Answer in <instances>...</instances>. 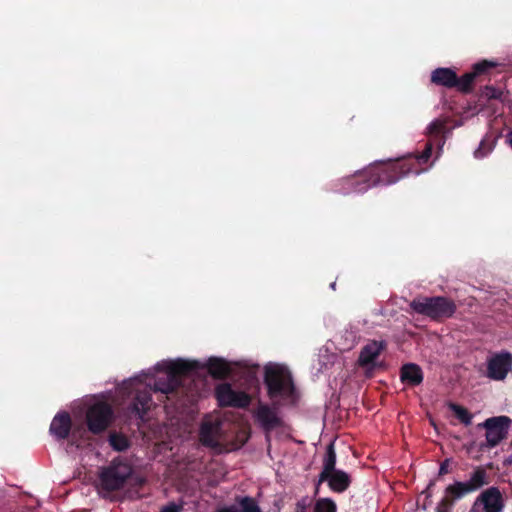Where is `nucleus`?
<instances>
[{
	"mask_svg": "<svg viewBox=\"0 0 512 512\" xmlns=\"http://www.w3.org/2000/svg\"><path fill=\"white\" fill-rule=\"evenodd\" d=\"M199 366L198 361L182 359L158 364L164 374L154 379L153 388L152 384H149V387L135 389L131 401L124 408L127 420L135 421L136 425L140 427L143 422L148 420L147 413L153 406L152 390L160 392L169 399V395L175 394L182 386V378L192 377Z\"/></svg>",
	"mask_w": 512,
	"mask_h": 512,
	"instance_id": "nucleus-1",
	"label": "nucleus"
},
{
	"mask_svg": "<svg viewBox=\"0 0 512 512\" xmlns=\"http://www.w3.org/2000/svg\"><path fill=\"white\" fill-rule=\"evenodd\" d=\"M433 144L428 142L423 152L417 155L388 162H380L367 168L361 174L351 179L354 192L363 193L377 185H391L409 174H420L424 171L422 164L428 162L432 155Z\"/></svg>",
	"mask_w": 512,
	"mask_h": 512,
	"instance_id": "nucleus-2",
	"label": "nucleus"
},
{
	"mask_svg": "<svg viewBox=\"0 0 512 512\" xmlns=\"http://www.w3.org/2000/svg\"><path fill=\"white\" fill-rule=\"evenodd\" d=\"M490 483V477L483 466H477L467 481H455L449 484L440 502L437 504L436 512H451L456 502L468 494L480 490Z\"/></svg>",
	"mask_w": 512,
	"mask_h": 512,
	"instance_id": "nucleus-3",
	"label": "nucleus"
},
{
	"mask_svg": "<svg viewBox=\"0 0 512 512\" xmlns=\"http://www.w3.org/2000/svg\"><path fill=\"white\" fill-rule=\"evenodd\" d=\"M264 384L268 397L274 405L281 401H293L296 396V387L290 370L280 364H269L264 368Z\"/></svg>",
	"mask_w": 512,
	"mask_h": 512,
	"instance_id": "nucleus-4",
	"label": "nucleus"
},
{
	"mask_svg": "<svg viewBox=\"0 0 512 512\" xmlns=\"http://www.w3.org/2000/svg\"><path fill=\"white\" fill-rule=\"evenodd\" d=\"M409 306L415 313L437 322L451 318L457 310L455 302L445 296H418Z\"/></svg>",
	"mask_w": 512,
	"mask_h": 512,
	"instance_id": "nucleus-5",
	"label": "nucleus"
},
{
	"mask_svg": "<svg viewBox=\"0 0 512 512\" xmlns=\"http://www.w3.org/2000/svg\"><path fill=\"white\" fill-rule=\"evenodd\" d=\"M132 472L133 469L130 464L122 460H114L100 474L102 489L111 492L123 488Z\"/></svg>",
	"mask_w": 512,
	"mask_h": 512,
	"instance_id": "nucleus-6",
	"label": "nucleus"
},
{
	"mask_svg": "<svg viewBox=\"0 0 512 512\" xmlns=\"http://www.w3.org/2000/svg\"><path fill=\"white\" fill-rule=\"evenodd\" d=\"M113 409L106 402L91 405L86 413V422L90 432L99 434L106 430L113 420Z\"/></svg>",
	"mask_w": 512,
	"mask_h": 512,
	"instance_id": "nucleus-7",
	"label": "nucleus"
},
{
	"mask_svg": "<svg viewBox=\"0 0 512 512\" xmlns=\"http://www.w3.org/2000/svg\"><path fill=\"white\" fill-rule=\"evenodd\" d=\"M510 418L507 416H495L487 418L484 422L478 424L479 428L486 430V446L496 447L508 435Z\"/></svg>",
	"mask_w": 512,
	"mask_h": 512,
	"instance_id": "nucleus-8",
	"label": "nucleus"
},
{
	"mask_svg": "<svg viewBox=\"0 0 512 512\" xmlns=\"http://www.w3.org/2000/svg\"><path fill=\"white\" fill-rule=\"evenodd\" d=\"M215 397L220 407L247 408L251 396L244 391H235L229 383H221L215 388Z\"/></svg>",
	"mask_w": 512,
	"mask_h": 512,
	"instance_id": "nucleus-9",
	"label": "nucleus"
},
{
	"mask_svg": "<svg viewBox=\"0 0 512 512\" xmlns=\"http://www.w3.org/2000/svg\"><path fill=\"white\" fill-rule=\"evenodd\" d=\"M504 508L502 493L498 487H489L481 492L470 512H501Z\"/></svg>",
	"mask_w": 512,
	"mask_h": 512,
	"instance_id": "nucleus-10",
	"label": "nucleus"
},
{
	"mask_svg": "<svg viewBox=\"0 0 512 512\" xmlns=\"http://www.w3.org/2000/svg\"><path fill=\"white\" fill-rule=\"evenodd\" d=\"M512 370V354L502 351L492 355L487 361L488 378L495 381H503Z\"/></svg>",
	"mask_w": 512,
	"mask_h": 512,
	"instance_id": "nucleus-11",
	"label": "nucleus"
},
{
	"mask_svg": "<svg viewBox=\"0 0 512 512\" xmlns=\"http://www.w3.org/2000/svg\"><path fill=\"white\" fill-rule=\"evenodd\" d=\"M385 341L370 340L365 344L359 354L358 364L362 368H373L376 366V360L386 349Z\"/></svg>",
	"mask_w": 512,
	"mask_h": 512,
	"instance_id": "nucleus-12",
	"label": "nucleus"
},
{
	"mask_svg": "<svg viewBox=\"0 0 512 512\" xmlns=\"http://www.w3.org/2000/svg\"><path fill=\"white\" fill-rule=\"evenodd\" d=\"M254 417L266 433H270L283 425V421L276 411L267 404H260Z\"/></svg>",
	"mask_w": 512,
	"mask_h": 512,
	"instance_id": "nucleus-13",
	"label": "nucleus"
},
{
	"mask_svg": "<svg viewBox=\"0 0 512 512\" xmlns=\"http://www.w3.org/2000/svg\"><path fill=\"white\" fill-rule=\"evenodd\" d=\"M336 459H337V456H336L334 443L331 442L326 447V452H325V455H324L323 461H322V471L319 474L318 480L315 485V495H317L319 493V487L323 482H325V479H327L328 474H331L332 472L338 470V469H336Z\"/></svg>",
	"mask_w": 512,
	"mask_h": 512,
	"instance_id": "nucleus-14",
	"label": "nucleus"
},
{
	"mask_svg": "<svg viewBox=\"0 0 512 512\" xmlns=\"http://www.w3.org/2000/svg\"><path fill=\"white\" fill-rule=\"evenodd\" d=\"M199 365V368L193 373V376L198 370L203 368H206L208 373L215 379H224L231 372L228 362L223 358L210 357L205 364L199 362Z\"/></svg>",
	"mask_w": 512,
	"mask_h": 512,
	"instance_id": "nucleus-15",
	"label": "nucleus"
},
{
	"mask_svg": "<svg viewBox=\"0 0 512 512\" xmlns=\"http://www.w3.org/2000/svg\"><path fill=\"white\" fill-rule=\"evenodd\" d=\"M423 379V371L415 363H406L400 369V380L407 386H418L423 382Z\"/></svg>",
	"mask_w": 512,
	"mask_h": 512,
	"instance_id": "nucleus-16",
	"label": "nucleus"
},
{
	"mask_svg": "<svg viewBox=\"0 0 512 512\" xmlns=\"http://www.w3.org/2000/svg\"><path fill=\"white\" fill-rule=\"evenodd\" d=\"M431 82L438 86L454 88L458 84V76L451 68H437L431 73Z\"/></svg>",
	"mask_w": 512,
	"mask_h": 512,
	"instance_id": "nucleus-17",
	"label": "nucleus"
},
{
	"mask_svg": "<svg viewBox=\"0 0 512 512\" xmlns=\"http://www.w3.org/2000/svg\"><path fill=\"white\" fill-rule=\"evenodd\" d=\"M325 482H327L331 491L335 493H343L350 487L351 477L347 472L339 469L328 474Z\"/></svg>",
	"mask_w": 512,
	"mask_h": 512,
	"instance_id": "nucleus-18",
	"label": "nucleus"
},
{
	"mask_svg": "<svg viewBox=\"0 0 512 512\" xmlns=\"http://www.w3.org/2000/svg\"><path fill=\"white\" fill-rule=\"evenodd\" d=\"M219 424L212 421H204L201 424L199 437L203 445L207 447H215L218 444L217 435L219 432Z\"/></svg>",
	"mask_w": 512,
	"mask_h": 512,
	"instance_id": "nucleus-19",
	"label": "nucleus"
},
{
	"mask_svg": "<svg viewBox=\"0 0 512 512\" xmlns=\"http://www.w3.org/2000/svg\"><path fill=\"white\" fill-rule=\"evenodd\" d=\"M49 432L56 440L64 439V410L57 412L51 422Z\"/></svg>",
	"mask_w": 512,
	"mask_h": 512,
	"instance_id": "nucleus-20",
	"label": "nucleus"
},
{
	"mask_svg": "<svg viewBox=\"0 0 512 512\" xmlns=\"http://www.w3.org/2000/svg\"><path fill=\"white\" fill-rule=\"evenodd\" d=\"M444 131H445V122L442 120H439V119L432 121L427 128V133H428L429 137L431 138V140H433V141L439 140V142H441L442 145L445 142L444 137H443Z\"/></svg>",
	"mask_w": 512,
	"mask_h": 512,
	"instance_id": "nucleus-21",
	"label": "nucleus"
},
{
	"mask_svg": "<svg viewBox=\"0 0 512 512\" xmlns=\"http://www.w3.org/2000/svg\"><path fill=\"white\" fill-rule=\"evenodd\" d=\"M236 503L239 505V512H262L255 498L251 496H238Z\"/></svg>",
	"mask_w": 512,
	"mask_h": 512,
	"instance_id": "nucleus-22",
	"label": "nucleus"
},
{
	"mask_svg": "<svg viewBox=\"0 0 512 512\" xmlns=\"http://www.w3.org/2000/svg\"><path fill=\"white\" fill-rule=\"evenodd\" d=\"M109 444L115 451H125L129 447L128 438L122 434L117 432H111L109 434Z\"/></svg>",
	"mask_w": 512,
	"mask_h": 512,
	"instance_id": "nucleus-23",
	"label": "nucleus"
},
{
	"mask_svg": "<svg viewBox=\"0 0 512 512\" xmlns=\"http://www.w3.org/2000/svg\"><path fill=\"white\" fill-rule=\"evenodd\" d=\"M475 78V73H472V71L465 73L458 77V84L454 88L465 94L470 93L473 89Z\"/></svg>",
	"mask_w": 512,
	"mask_h": 512,
	"instance_id": "nucleus-24",
	"label": "nucleus"
},
{
	"mask_svg": "<svg viewBox=\"0 0 512 512\" xmlns=\"http://www.w3.org/2000/svg\"><path fill=\"white\" fill-rule=\"evenodd\" d=\"M449 409L455 414L461 423L468 426L472 423V414L463 406L456 403H450Z\"/></svg>",
	"mask_w": 512,
	"mask_h": 512,
	"instance_id": "nucleus-25",
	"label": "nucleus"
},
{
	"mask_svg": "<svg viewBox=\"0 0 512 512\" xmlns=\"http://www.w3.org/2000/svg\"><path fill=\"white\" fill-rule=\"evenodd\" d=\"M313 512H337V505L331 498H318L314 504Z\"/></svg>",
	"mask_w": 512,
	"mask_h": 512,
	"instance_id": "nucleus-26",
	"label": "nucleus"
},
{
	"mask_svg": "<svg viewBox=\"0 0 512 512\" xmlns=\"http://www.w3.org/2000/svg\"><path fill=\"white\" fill-rule=\"evenodd\" d=\"M495 63L483 60L473 65L472 73H475V76L481 75L485 73L489 68L494 67Z\"/></svg>",
	"mask_w": 512,
	"mask_h": 512,
	"instance_id": "nucleus-27",
	"label": "nucleus"
},
{
	"mask_svg": "<svg viewBox=\"0 0 512 512\" xmlns=\"http://www.w3.org/2000/svg\"><path fill=\"white\" fill-rule=\"evenodd\" d=\"M483 94L488 99H500L502 96L501 90L491 85L484 87Z\"/></svg>",
	"mask_w": 512,
	"mask_h": 512,
	"instance_id": "nucleus-28",
	"label": "nucleus"
},
{
	"mask_svg": "<svg viewBox=\"0 0 512 512\" xmlns=\"http://www.w3.org/2000/svg\"><path fill=\"white\" fill-rule=\"evenodd\" d=\"M310 504L311 501L308 499V497H303L296 503L295 512H307Z\"/></svg>",
	"mask_w": 512,
	"mask_h": 512,
	"instance_id": "nucleus-29",
	"label": "nucleus"
},
{
	"mask_svg": "<svg viewBox=\"0 0 512 512\" xmlns=\"http://www.w3.org/2000/svg\"><path fill=\"white\" fill-rule=\"evenodd\" d=\"M181 511H182L181 505H177L176 503L171 502L168 505L162 507L160 512H181Z\"/></svg>",
	"mask_w": 512,
	"mask_h": 512,
	"instance_id": "nucleus-30",
	"label": "nucleus"
},
{
	"mask_svg": "<svg viewBox=\"0 0 512 512\" xmlns=\"http://www.w3.org/2000/svg\"><path fill=\"white\" fill-rule=\"evenodd\" d=\"M449 464H450V460L449 459H445L443 462H441L440 468H439V472H438V476H443V475H446V474H448L450 472Z\"/></svg>",
	"mask_w": 512,
	"mask_h": 512,
	"instance_id": "nucleus-31",
	"label": "nucleus"
},
{
	"mask_svg": "<svg viewBox=\"0 0 512 512\" xmlns=\"http://www.w3.org/2000/svg\"><path fill=\"white\" fill-rule=\"evenodd\" d=\"M214 512H239V509L236 505H224L217 507Z\"/></svg>",
	"mask_w": 512,
	"mask_h": 512,
	"instance_id": "nucleus-32",
	"label": "nucleus"
},
{
	"mask_svg": "<svg viewBox=\"0 0 512 512\" xmlns=\"http://www.w3.org/2000/svg\"><path fill=\"white\" fill-rule=\"evenodd\" d=\"M72 427V419L68 412H66V438L69 435L70 429Z\"/></svg>",
	"mask_w": 512,
	"mask_h": 512,
	"instance_id": "nucleus-33",
	"label": "nucleus"
},
{
	"mask_svg": "<svg viewBox=\"0 0 512 512\" xmlns=\"http://www.w3.org/2000/svg\"><path fill=\"white\" fill-rule=\"evenodd\" d=\"M434 486V481H431L426 489V491H424L423 493H426L427 494V497H430L431 494L428 492L430 490V488Z\"/></svg>",
	"mask_w": 512,
	"mask_h": 512,
	"instance_id": "nucleus-34",
	"label": "nucleus"
},
{
	"mask_svg": "<svg viewBox=\"0 0 512 512\" xmlns=\"http://www.w3.org/2000/svg\"><path fill=\"white\" fill-rule=\"evenodd\" d=\"M509 145L511 146L512 148V132L508 135V139H507Z\"/></svg>",
	"mask_w": 512,
	"mask_h": 512,
	"instance_id": "nucleus-35",
	"label": "nucleus"
},
{
	"mask_svg": "<svg viewBox=\"0 0 512 512\" xmlns=\"http://www.w3.org/2000/svg\"><path fill=\"white\" fill-rule=\"evenodd\" d=\"M330 287H331L333 290H335V288H336V283H335V282L331 283V284H330Z\"/></svg>",
	"mask_w": 512,
	"mask_h": 512,
	"instance_id": "nucleus-36",
	"label": "nucleus"
},
{
	"mask_svg": "<svg viewBox=\"0 0 512 512\" xmlns=\"http://www.w3.org/2000/svg\"><path fill=\"white\" fill-rule=\"evenodd\" d=\"M479 153H480V151H475V156L479 157Z\"/></svg>",
	"mask_w": 512,
	"mask_h": 512,
	"instance_id": "nucleus-37",
	"label": "nucleus"
},
{
	"mask_svg": "<svg viewBox=\"0 0 512 512\" xmlns=\"http://www.w3.org/2000/svg\"><path fill=\"white\" fill-rule=\"evenodd\" d=\"M509 462H510V463L512 462V455H511V457L509 458Z\"/></svg>",
	"mask_w": 512,
	"mask_h": 512,
	"instance_id": "nucleus-38",
	"label": "nucleus"
}]
</instances>
